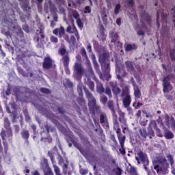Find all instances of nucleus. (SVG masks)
I'll return each mask as SVG.
<instances>
[{"mask_svg":"<svg viewBox=\"0 0 175 175\" xmlns=\"http://www.w3.org/2000/svg\"><path fill=\"white\" fill-rule=\"evenodd\" d=\"M154 169L157 173H162L163 174H167L169 173V163L165 158L159 159V165H154Z\"/></svg>","mask_w":175,"mask_h":175,"instance_id":"f257e3e1","label":"nucleus"},{"mask_svg":"<svg viewBox=\"0 0 175 175\" xmlns=\"http://www.w3.org/2000/svg\"><path fill=\"white\" fill-rule=\"evenodd\" d=\"M4 124L5 126L7 129V133L8 135H6V132L5 131H2L1 133V137L3 139V143H5V140H10L12 139V130L9 129V126H10V123L9 122V120L8 118L4 119Z\"/></svg>","mask_w":175,"mask_h":175,"instance_id":"f03ea898","label":"nucleus"},{"mask_svg":"<svg viewBox=\"0 0 175 175\" xmlns=\"http://www.w3.org/2000/svg\"><path fill=\"white\" fill-rule=\"evenodd\" d=\"M135 159L137 161V163L144 164V169L147 170V165H148V159H147V156L143 153L142 151H138L137 154H135Z\"/></svg>","mask_w":175,"mask_h":175,"instance_id":"7ed1b4c3","label":"nucleus"},{"mask_svg":"<svg viewBox=\"0 0 175 175\" xmlns=\"http://www.w3.org/2000/svg\"><path fill=\"white\" fill-rule=\"evenodd\" d=\"M110 39L111 42V46L113 44H115L118 50L122 47V43L121 42L118 41V34H117V32L112 31L110 32Z\"/></svg>","mask_w":175,"mask_h":175,"instance_id":"20e7f679","label":"nucleus"},{"mask_svg":"<svg viewBox=\"0 0 175 175\" xmlns=\"http://www.w3.org/2000/svg\"><path fill=\"white\" fill-rule=\"evenodd\" d=\"M113 128L115 131H116V133H118V137L121 147H124V143H125V136H122L121 135V134H120V132H121V129L118 128V123H115L113 125Z\"/></svg>","mask_w":175,"mask_h":175,"instance_id":"39448f33","label":"nucleus"},{"mask_svg":"<svg viewBox=\"0 0 175 175\" xmlns=\"http://www.w3.org/2000/svg\"><path fill=\"white\" fill-rule=\"evenodd\" d=\"M170 79V77H166L163 79V92H169V91L172 90V85H170V83H169V80Z\"/></svg>","mask_w":175,"mask_h":175,"instance_id":"423d86ee","label":"nucleus"},{"mask_svg":"<svg viewBox=\"0 0 175 175\" xmlns=\"http://www.w3.org/2000/svg\"><path fill=\"white\" fill-rule=\"evenodd\" d=\"M48 154H49V155L51 158V160L52 161V163L53 165V169H54L55 175H62V174H61V170L59 169V167L58 166L55 165L54 163V156H53L51 154V152H50Z\"/></svg>","mask_w":175,"mask_h":175,"instance_id":"0eeeda50","label":"nucleus"},{"mask_svg":"<svg viewBox=\"0 0 175 175\" xmlns=\"http://www.w3.org/2000/svg\"><path fill=\"white\" fill-rule=\"evenodd\" d=\"M54 35L59 36V38H62L65 35V29L63 27L55 29L53 31Z\"/></svg>","mask_w":175,"mask_h":175,"instance_id":"6e6552de","label":"nucleus"},{"mask_svg":"<svg viewBox=\"0 0 175 175\" xmlns=\"http://www.w3.org/2000/svg\"><path fill=\"white\" fill-rule=\"evenodd\" d=\"M75 71L77 73V77H80L83 73V68H81V65L80 64L76 63L75 66Z\"/></svg>","mask_w":175,"mask_h":175,"instance_id":"1a4fd4ad","label":"nucleus"},{"mask_svg":"<svg viewBox=\"0 0 175 175\" xmlns=\"http://www.w3.org/2000/svg\"><path fill=\"white\" fill-rule=\"evenodd\" d=\"M50 66H51V59L47 57L44 60L43 68L44 69H49Z\"/></svg>","mask_w":175,"mask_h":175,"instance_id":"9d476101","label":"nucleus"},{"mask_svg":"<svg viewBox=\"0 0 175 175\" xmlns=\"http://www.w3.org/2000/svg\"><path fill=\"white\" fill-rule=\"evenodd\" d=\"M133 85L134 87V95L135 98L139 99V98H140V96H142V93H140V90H139V87H137V85H136L135 83H133Z\"/></svg>","mask_w":175,"mask_h":175,"instance_id":"9b49d317","label":"nucleus"},{"mask_svg":"<svg viewBox=\"0 0 175 175\" xmlns=\"http://www.w3.org/2000/svg\"><path fill=\"white\" fill-rule=\"evenodd\" d=\"M131 96L129 94H126V97L123 99V105L126 107H129V105H131Z\"/></svg>","mask_w":175,"mask_h":175,"instance_id":"f8f14e48","label":"nucleus"},{"mask_svg":"<svg viewBox=\"0 0 175 175\" xmlns=\"http://www.w3.org/2000/svg\"><path fill=\"white\" fill-rule=\"evenodd\" d=\"M116 72L118 79H120L121 77H125V72H124L123 70H120L118 67H116Z\"/></svg>","mask_w":175,"mask_h":175,"instance_id":"ddd939ff","label":"nucleus"},{"mask_svg":"<svg viewBox=\"0 0 175 175\" xmlns=\"http://www.w3.org/2000/svg\"><path fill=\"white\" fill-rule=\"evenodd\" d=\"M86 96L90 102V103H95V98H94V96L90 93V92H88L85 90Z\"/></svg>","mask_w":175,"mask_h":175,"instance_id":"4468645a","label":"nucleus"},{"mask_svg":"<svg viewBox=\"0 0 175 175\" xmlns=\"http://www.w3.org/2000/svg\"><path fill=\"white\" fill-rule=\"evenodd\" d=\"M124 46L126 51H131V50H135L136 49V45H135V44H126Z\"/></svg>","mask_w":175,"mask_h":175,"instance_id":"2eb2a0df","label":"nucleus"},{"mask_svg":"<svg viewBox=\"0 0 175 175\" xmlns=\"http://www.w3.org/2000/svg\"><path fill=\"white\" fill-rule=\"evenodd\" d=\"M96 84L97 92H98V94H102V92H105V89L103 88V85H102V83H100V82L99 81H97Z\"/></svg>","mask_w":175,"mask_h":175,"instance_id":"dca6fc26","label":"nucleus"},{"mask_svg":"<svg viewBox=\"0 0 175 175\" xmlns=\"http://www.w3.org/2000/svg\"><path fill=\"white\" fill-rule=\"evenodd\" d=\"M126 66L129 72H131V73H135V71L133 70V64H132V62H126Z\"/></svg>","mask_w":175,"mask_h":175,"instance_id":"f3484780","label":"nucleus"},{"mask_svg":"<svg viewBox=\"0 0 175 175\" xmlns=\"http://www.w3.org/2000/svg\"><path fill=\"white\" fill-rule=\"evenodd\" d=\"M101 68L103 70H106L107 72H109V70H110V65L109 64V63L101 62Z\"/></svg>","mask_w":175,"mask_h":175,"instance_id":"a211bd4d","label":"nucleus"},{"mask_svg":"<svg viewBox=\"0 0 175 175\" xmlns=\"http://www.w3.org/2000/svg\"><path fill=\"white\" fill-rule=\"evenodd\" d=\"M165 137L166 139H173V137H174V135L170 131H167L165 133Z\"/></svg>","mask_w":175,"mask_h":175,"instance_id":"6ab92c4d","label":"nucleus"},{"mask_svg":"<svg viewBox=\"0 0 175 175\" xmlns=\"http://www.w3.org/2000/svg\"><path fill=\"white\" fill-rule=\"evenodd\" d=\"M166 158H167V161L170 162L171 166H173V165L174 164V160L172 154H167Z\"/></svg>","mask_w":175,"mask_h":175,"instance_id":"aec40b11","label":"nucleus"},{"mask_svg":"<svg viewBox=\"0 0 175 175\" xmlns=\"http://www.w3.org/2000/svg\"><path fill=\"white\" fill-rule=\"evenodd\" d=\"M25 175H29V169H26L25 170ZM31 175H40V173H39V172L38 170H35L33 172H31Z\"/></svg>","mask_w":175,"mask_h":175,"instance_id":"412c9836","label":"nucleus"},{"mask_svg":"<svg viewBox=\"0 0 175 175\" xmlns=\"http://www.w3.org/2000/svg\"><path fill=\"white\" fill-rule=\"evenodd\" d=\"M10 107L12 110H10L9 108H8L7 111H8V113H14V111L16 110V105L15 104H10Z\"/></svg>","mask_w":175,"mask_h":175,"instance_id":"4be33fe9","label":"nucleus"},{"mask_svg":"<svg viewBox=\"0 0 175 175\" xmlns=\"http://www.w3.org/2000/svg\"><path fill=\"white\" fill-rule=\"evenodd\" d=\"M112 91H113V94H115V95H118V94H120V92H121V90L120 89V88H118L117 86H114L112 88Z\"/></svg>","mask_w":175,"mask_h":175,"instance_id":"5701e85b","label":"nucleus"},{"mask_svg":"<svg viewBox=\"0 0 175 175\" xmlns=\"http://www.w3.org/2000/svg\"><path fill=\"white\" fill-rule=\"evenodd\" d=\"M78 92L80 96H83V85L81 83L78 85Z\"/></svg>","mask_w":175,"mask_h":175,"instance_id":"b1692460","label":"nucleus"},{"mask_svg":"<svg viewBox=\"0 0 175 175\" xmlns=\"http://www.w3.org/2000/svg\"><path fill=\"white\" fill-rule=\"evenodd\" d=\"M63 61H64V64L65 68H68V65H69V57H64L63 58Z\"/></svg>","mask_w":175,"mask_h":175,"instance_id":"393cba45","label":"nucleus"},{"mask_svg":"<svg viewBox=\"0 0 175 175\" xmlns=\"http://www.w3.org/2000/svg\"><path fill=\"white\" fill-rule=\"evenodd\" d=\"M21 135L24 139H28V137H29V134L28 133L27 131H23Z\"/></svg>","mask_w":175,"mask_h":175,"instance_id":"a878e982","label":"nucleus"},{"mask_svg":"<svg viewBox=\"0 0 175 175\" xmlns=\"http://www.w3.org/2000/svg\"><path fill=\"white\" fill-rule=\"evenodd\" d=\"M92 59L93 61V64L94 65V67L98 69L99 66H98V63L96 62V60L95 59V55H92Z\"/></svg>","mask_w":175,"mask_h":175,"instance_id":"bb28decb","label":"nucleus"},{"mask_svg":"<svg viewBox=\"0 0 175 175\" xmlns=\"http://www.w3.org/2000/svg\"><path fill=\"white\" fill-rule=\"evenodd\" d=\"M76 31V27H73L72 29V27L68 26L67 27V32H69L70 33H72Z\"/></svg>","mask_w":175,"mask_h":175,"instance_id":"cd10ccee","label":"nucleus"},{"mask_svg":"<svg viewBox=\"0 0 175 175\" xmlns=\"http://www.w3.org/2000/svg\"><path fill=\"white\" fill-rule=\"evenodd\" d=\"M139 133H140L141 136H142V137L146 138L147 136V131H146V130H144V129L140 130Z\"/></svg>","mask_w":175,"mask_h":175,"instance_id":"c85d7f7f","label":"nucleus"},{"mask_svg":"<svg viewBox=\"0 0 175 175\" xmlns=\"http://www.w3.org/2000/svg\"><path fill=\"white\" fill-rule=\"evenodd\" d=\"M88 87L90 88L92 91H94V88H95V85L94 84V82L90 81L88 83Z\"/></svg>","mask_w":175,"mask_h":175,"instance_id":"c756f323","label":"nucleus"},{"mask_svg":"<svg viewBox=\"0 0 175 175\" xmlns=\"http://www.w3.org/2000/svg\"><path fill=\"white\" fill-rule=\"evenodd\" d=\"M105 94L108 95L109 98H111V90L109 88H107L105 90Z\"/></svg>","mask_w":175,"mask_h":175,"instance_id":"7c9ffc66","label":"nucleus"},{"mask_svg":"<svg viewBox=\"0 0 175 175\" xmlns=\"http://www.w3.org/2000/svg\"><path fill=\"white\" fill-rule=\"evenodd\" d=\"M44 175H54L53 170L51 168H47L46 172H45Z\"/></svg>","mask_w":175,"mask_h":175,"instance_id":"2f4dec72","label":"nucleus"},{"mask_svg":"<svg viewBox=\"0 0 175 175\" xmlns=\"http://www.w3.org/2000/svg\"><path fill=\"white\" fill-rule=\"evenodd\" d=\"M77 23L78 27L80 28V29H83V22H81V20L77 19Z\"/></svg>","mask_w":175,"mask_h":175,"instance_id":"473e14b6","label":"nucleus"},{"mask_svg":"<svg viewBox=\"0 0 175 175\" xmlns=\"http://www.w3.org/2000/svg\"><path fill=\"white\" fill-rule=\"evenodd\" d=\"M101 103H103V105H105L106 102H107V97L105 96H102L100 98Z\"/></svg>","mask_w":175,"mask_h":175,"instance_id":"72a5a7b5","label":"nucleus"},{"mask_svg":"<svg viewBox=\"0 0 175 175\" xmlns=\"http://www.w3.org/2000/svg\"><path fill=\"white\" fill-rule=\"evenodd\" d=\"M120 9H121V5L120 4H117L115 8V13L116 14H118V12H120Z\"/></svg>","mask_w":175,"mask_h":175,"instance_id":"f704fd0d","label":"nucleus"},{"mask_svg":"<svg viewBox=\"0 0 175 175\" xmlns=\"http://www.w3.org/2000/svg\"><path fill=\"white\" fill-rule=\"evenodd\" d=\"M170 57H171L172 61H175V50L174 49L171 51Z\"/></svg>","mask_w":175,"mask_h":175,"instance_id":"c9c22d12","label":"nucleus"},{"mask_svg":"<svg viewBox=\"0 0 175 175\" xmlns=\"http://www.w3.org/2000/svg\"><path fill=\"white\" fill-rule=\"evenodd\" d=\"M72 16L74 18L79 20V13L77 12V11H72Z\"/></svg>","mask_w":175,"mask_h":175,"instance_id":"e433bc0d","label":"nucleus"},{"mask_svg":"<svg viewBox=\"0 0 175 175\" xmlns=\"http://www.w3.org/2000/svg\"><path fill=\"white\" fill-rule=\"evenodd\" d=\"M51 41L53 42V43H57L58 42V38L52 36H51Z\"/></svg>","mask_w":175,"mask_h":175,"instance_id":"4c0bfd02","label":"nucleus"},{"mask_svg":"<svg viewBox=\"0 0 175 175\" xmlns=\"http://www.w3.org/2000/svg\"><path fill=\"white\" fill-rule=\"evenodd\" d=\"M41 92L43 94H50V90L46 88H41Z\"/></svg>","mask_w":175,"mask_h":175,"instance_id":"58836bf2","label":"nucleus"},{"mask_svg":"<svg viewBox=\"0 0 175 175\" xmlns=\"http://www.w3.org/2000/svg\"><path fill=\"white\" fill-rule=\"evenodd\" d=\"M114 172L117 175H121L122 171L120 168L117 167L115 169Z\"/></svg>","mask_w":175,"mask_h":175,"instance_id":"ea45409f","label":"nucleus"},{"mask_svg":"<svg viewBox=\"0 0 175 175\" xmlns=\"http://www.w3.org/2000/svg\"><path fill=\"white\" fill-rule=\"evenodd\" d=\"M80 173L82 175H85V174H87V173H88V171L87 170L81 169V170H80Z\"/></svg>","mask_w":175,"mask_h":175,"instance_id":"a19ab883","label":"nucleus"},{"mask_svg":"<svg viewBox=\"0 0 175 175\" xmlns=\"http://www.w3.org/2000/svg\"><path fill=\"white\" fill-rule=\"evenodd\" d=\"M103 29H104L103 27H102L101 28L102 32H101L100 35L99 36L100 38L101 36L102 39H105V38H106V36H105V32H103Z\"/></svg>","mask_w":175,"mask_h":175,"instance_id":"79ce46f5","label":"nucleus"},{"mask_svg":"<svg viewBox=\"0 0 175 175\" xmlns=\"http://www.w3.org/2000/svg\"><path fill=\"white\" fill-rule=\"evenodd\" d=\"M172 166V171H171V173L173 174V175H175V165H171Z\"/></svg>","mask_w":175,"mask_h":175,"instance_id":"37998d69","label":"nucleus"},{"mask_svg":"<svg viewBox=\"0 0 175 175\" xmlns=\"http://www.w3.org/2000/svg\"><path fill=\"white\" fill-rule=\"evenodd\" d=\"M100 121L101 124H103V122H105V116H103V115L100 116Z\"/></svg>","mask_w":175,"mask_h":175,"instance_id":"c03bdc74","label":"nucleus"},{"mask_svg":"<svg viewBox=\"0 0 175 175\" xmlns=\"http://www.w3.org/2000/svg\"><path fill=\"white\" fill-rule=\"evenodd\" d=\"M171 121H172V128H174L175 129V122H174V118H171Z\"/></svg>","mask_w":175,"mask_h":175,"instance_id":"a18cd8bd","label":"nucleus"},{"mask_svg":"<svg viewBox=\"0 0 175 175\" xmlns=\"http://www.w3.org/2000/svg\"><path fill=\"white\" fill-rule=\"evenodd\" d=\"M91 12V10H90V7H85V13H90Z\"/></svg>","mask_w":175,"mask_h":175,"instance_id":"49530a36","label":"nucleus"},{"mask_svg":"<svg viewBox=\"0 0 175 175\" xmlns=\"http://www.w3.org/2000/svg\"><path fill=\"white\" fill-rule=\"evenodd\" d=\"M59 53L62 55H64V54H65V53H66V51L65 50V49H60Z\"/></svg>","mask_w":175,"mask_h":175,"instance_id":"de8ad7c7","label":"nucleus"},{"mask_svg":"<svg viewBox=\"0 0 175 175\" xmlns=\"http://www.w3.org/2000/svg\"><path fill=\"white\" fill-rule=\"evenodd\" d=\"M81 51L82 55L86 57L87 54L85 53V49H81Z\"/></svg>","mask_w":175,"mask_h":175,"instance_id":"09e8293b","label":"nucleus"},{"mask_svg":"<svg viewBox=\"0 0 175 175\" xmlns=\"http://www.w3.org/2000/svg\"><path fill=\"white\" fill-rule=\"evenodd\" d=\"M6 95H10V88L8 87L7 91L5 92Z\"/></svg>","mask_w":175,"mask_h":175,"instance_id":"8fccbe9b","label":"nucleus"},{"mask_svg":"<svg viewBox=\"0 0 175 175\" xmlns=\"http://www.w3.org/2000/svg\"><path fill=\"white\" fill-rule=\"evenodd\" d=\"M87 50H88V51H89V53H91L92 50H91V45L90 44H88L87 46Z\"/></svg>","mask_w":175,"mask_h":175,"instance_id":"3c124183","label":"nucleus"},{"mask_svg":"<svg viewBox=\"0 0 175 175\" xmlns=\"http://www.w3.org/2000/svg\"><path fill=\"white\" fill-rule=\"evenodd\" d=\"M116 24H118V25H121V19L118 18L116 20Z\"/></svg>","mask_w":175,"mask_h":175,"instance_id":"603ef678","label":"nucleus"},{"mask_svg":"<svg viewBox=\"0 0 175 175\" xmlns=\"http://www.w3.org/2000/svg\"><path fill=\"white\" fill-rule=\"evenodd\" d=\"M120 151L121 154H125V149H124V148L122 147V148L120 149Z\"/></svg>","mask_w":175,"mask_h":175,"instance_id":"864d4df0","label":"nucleus"},{"mask_svg":"<svg viewBox=\"0 0 175 175\" xmlns=\"http://www.w3.org/2000/svg\"><path fill=\"white\" fill-rule=\"evenodd\" d=\"M137 33L138 35H144V31L139 30V31H137Z\"/></svg>","mask_w":175,"mask_h":175,"instance_id":"5fc2aeb1","label":"nucleus"},{"mask_svg":"<svg viewBox=\"0 0 175 175\" xmlns=\"http://www.w3.org/2000/svg\"><path fill=\"white\" fill-rule=\"evenodd\" d=\"M159 18V12H157V25H159V21H158Z\"/></svg>","mask_w":175,"mask_h":175,"instance_id":"6e6d98bb","label":"nucleus"},{"mask_svg":"<svg viewBox=\"0 0 175 175\" xmlns=\"http://www.w3.org/2000/svg\"><path fill=\"white\" fill-rule=\"evenodd\" d=\"M161 18H162L163 21H165V20H166V15L162 14Z\"/></svg>","mask_w":175,"mask_h":175,"instance_id":"4d7b16f0","label":"nucleus"},{"mask_svg":"<svg viewBox=\"0 0 175 175\" xmlns=\"http://www.w3.org/2000/svg\"><path fill=\"white\" fill-rule=\"evenodd\" d=\"M133 0H130L129 1V5H131V6H133Z\"/></svg>","mask_w":175,"mask_h":175,"instance_id":"13d9d810","label":"nucleus"},{"mask_svg":"<svg viewBox=\"0 0 175 175\" xmlns=\"http://www.w3.org/2000/svg\"><path fill=\"white\" fill-rule=\"evenodd\" d=\"M149 133H150V135H151V136H154V131H150Z\"/></svg>","mask_w":175,"mask_h":175,"instance_id":"bf43d9fd","label":"nucleus"},{"mask_svg":"<svg viewBox=\"0 0 175 175\" xmlns=\"http://www.w3.org/2000/svg\"><path fill=\"white\" fill-rule=\"evenodd\" d=\"M137 107H139V106H143V104L141 103H137Z\"/></svg>","mask_w":175,"mask_h":175,"instance_id":"052dcab7","label":"nucleus"},{"mask_svg":"<svg viewBox=\"0 0 175 175\" xmlns=\"http://www.w3.org/2000/svg\"><path fill=\"white\" fill-rule=\"evenodd\" d=\"M71 40H72V42L74 43V42H75V37L74 36H71Z\"/></svg>","mask_w":175,"mask_h":175,"instance_id":"680f3d73","label":"nucleus"},{"mask_svg":"<svg viewBox=\"0 0 175 175\" xmlns=\"http://www.w3.org/2000/svg\"><path fill=\"white\" fill-rule=\"evenodd\" d=\"M127 110H128L129 113H132V109L128 108Z\"/></svg>","mask_w":175,"mask_h":175,"instance_id":"e2e57ef3","label":"nucleus"},{"mask_svg":"<svg viewBox=\"0 0 175 175\" xmlns=\"http://www.w3.org/2000/svg\"><path fill=\"white\" fill-rule=\"evenodd\" d=\"M53 18H54L55 21H57V19L58 18L57 17V15H55V16H53Z\"/></svg>","mask_w":175,"mask_h":175,"instance_id":"0e129e2a","label":"nucleus"},{"mask_svg":"<svg viewBox=\"0 0 175 175\" xmlns=\"http://www.w3.org/2000/svg\"><path fill=\"white\" fill-rule=\"evenodd\" d=\"M2 150V144H1V139H0V151Z\"/></svg>","mask_w":175,"mask_h":175,"instance_id":"69168bd1","label":"nucleus"},{"mask_svg":"<svg viewBox=\"0 0 175 175\" xmlns=\"http://www.w3.org/2000/svg\"><path fill=\"white\" fill-rule=\"evenodd\" d=\"M157 135H159V137H162V136H163L161 134H159V133H157Z\"/></svg>","mask_w":175,"mask_h":175,"instance_id":"338daca9","label":"nucleus"},{"mask_svg":"<svg viewBox=\"0 0 175 175\" xmlns=\"http://www.w3.org/2000/svg\"><path fill=\"white\" fill-rule=\"evenodd\" d=\"M105 17H107V16H106V15H105V16H103V18L104 21H106V19L105 18Z\"/></svg>","mask_w":175,"mask_h":175,"instance_id":"774afa93","label":"nucleus"}]
</instances>
